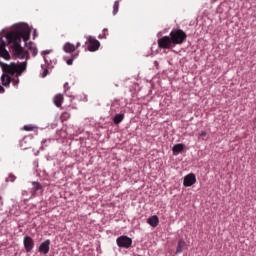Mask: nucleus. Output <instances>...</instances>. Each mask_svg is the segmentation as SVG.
<instances>
[{"label": "nucleus", "instance_id": "nucleus-1", "mask_svg": "<svg viewBox=\"0 0 256 256\" xmlns=\"http://www.w3.org/2000/svg\"><path fill=\"white\" fill-rule=\"evenodd\" d=\"M5 37L9 43H12V51L17 59H26V61L30 59L29 52L21 46L22 39L24 43H27L31 39V28H29V25L23 23L17 24L12 32L5 34Z\"/></svg>", "mask_w": 256, "mask_h": 256}, {"label": "nucleus", "instance_id": "nucleus-2", "mask_svg": "<svg viewBox=\"0 0 256 256\" xmlns=\"http://www.w3.org/2000/svg\"><path fill=\"white\" fill-rule=\"evenodd\" d=\"M187 39V34L181 29H175L170 32L169 36L158 39V47L160 49H171L173 45H181Z\"/></svg>", "mask_w": 256, "mask_h": 256}, {"label": "nucleus", "instance_id": "nucleus-3", "mask_svg": "<svg viewBox=\"0 0 256 256\" xmlns=\"http://www.w3.org/2000/svg\"><path fill=\"white\" fill-rule=\"evenodd\" d=\"M116 244L120 249H129L133 245V239L127 235H122L116 239Z\"/></svg>", "mask_w": 256, "mask_h": 256}, {"label": "nucleus", "instance_id": "nucleus-4", "mask_svg": "<svg viewBox=\"0 0 256 256\" xmlns=\"http://www.w3.org/2000/svg\"><path fill=\"white\" fill-rule=\"evenodd\" d=\"M86 39H87L86 44L89 43L88 51L93 53L99 50V47H101V43L99 42V40L95 39V37L93 36H88L86 37Z\"/></svg>", "mask_w": 256, "mask_h": 256}, {"label": "nucleus", "instance_id": "nucleus-5", "mask_svg": "<svg viewBox=\"0 0 256 256\" xmlns=\"http://www.w3.org/2000/svg\"><path fill=\"white\" fill-rule=\"evenodd\" d=\"M23 245L26 253H31L33 249L35 248V240L31 238V236H24L23 238Z\"/></svg>", "mask_w": 256, "mask_h": 256}, {"label": "nucleus", "instance_id": "nucleus-6", "mask_svg": "<svg viewBox=\"0 0 256 256\" xmlns=\"http://www.w3.org/2000/svg\"><path fill=\"white\" fill-rule=\"evenodd\" d=\"M197 183V176L194 173L187 174L184 177L183 185L184 187H193Z\"/></svg>", "mask_w": 256, "mask_h": 256}, {"label": "nucleus", "instance_id": "nucleus-7", "mask_svg": "<svg viewBox=\"0 0 256 256\" xmlns=\"http://www.w3.org/2000/svg\"><path fill=\"white\" fill-rule=\"evenodd\" d=\"M50 249H51V240L47 239L39 245L38 252H40L41 255H47Z\"/></svg>", "mask_w": 256, "mask_h": 256}, {"label": "nucleus", "instance_id": "nucleus-8", "mask_svg": "<svg viewBox=\"0 0 256 256\" xmlns=\"http://www.w3.org/2000/svg\"><path fill=\"white\" fill-rule=\"evenodd\" d=\"M12 65L14 66V69L16 70V79L19 77H21V75H23V71H25L27 69V61L22 62V63H12Z\"/></svg>", "mask_w": 256, "mask_h": 256}, {"label": "nucleus", "instance_id": "nucleus-9", "mask_svg": "<svg viewBox=\"0 0 256 256\" xmlns=\"http://www.w3.org/2000/svg\"><path fill=\"white\" fill-rule=\"evenodd\" d=\"M32 190L30 191V193L32 194V197H36L37 195V191H41L43 189V185H41V183L37 182V181H33L32 182Z\"/></svg>", "mask_w": 256, "mask_h": 256}, {"label": "nucleus", "instance_id": "nucleus-10", "mask_svg": "<svg viewBox=\"0 0 256 256\" xmlns=\"http://www.w3.org/2000/svg\"><path fill=\"white\" fill-rule=\"evenodd\" d=\"M185 249H187V243L184 239H180L176 247V255H179V253H183Z\"/></svg>", "mask_w": 256, "mask_h": 256}, {"label": "nucleus", "instance_id": "nucleus-11", "mask_svg": "<svg viewBox=\"0 0 256 256\" xmlns=\"http://www.w3.org/2000/svg\"><path fill=\"white\" fill-rule=\"evenodd\" d=\"M35 198V196H33V194L27 190H22L21 192V199L23 201V203H27L28 201H31V199Z\"/></svg>", "mask_w": 256, "mask_h": 256}, {"label": "nucleus", "instance_id": "nucleus-12", "mask_svg": "<svg viewBox=\"0 0 256 256\" xmlns=\"http://www.w3.org/2000/svg\"><path fill=\"white\" fill-rule=\"evenodd\" d=\"M25 47H27V49H29V51H32L33 57H37L39 50L37 49V46L35 45V43H33V42L27 43V41H26Z\"/></svg>", "mask_w": 256, "mask_h": 256}, {"label": "nucleus", "instance_id": "nucleus-13", "mask_svg": "<svg viewBox=\"0 0 256 256\" xmlns=\"http://www.w3.org/2000/svg\"><path fill=\"white\" fill-rule=\"evenodd\" d=\"M185 149V145L184 144H175L173 147H172V153L174 156H177L179 155L180 153H183Z\"/></svg>", "mask_w": 256, "mask_h": 256}, {"label": "nucleus", "instance_id": "nucleus-14", "mask_svg": "<svg viewBox=\"0 0 256 256\" xmlns=\"http://www.w3.org/2000/svg\"><path fill=\"white\" fill-rule=\"evenodd\" d=\"M12 78L9 74L3 73L1 76V82L4 87H9L11 85Z\"/></svg>", "mask_w": 256, "mask_h": 256}, {"label": "nucleus", "instance_id": "nucleus-15", "mask_svg": "<svg viewBox=\"0 0 256 256\" xmlns=\"http://www.w3.org/2000/svg\"><path fill=\"white\" fill-rule=\"evenodd\" d=\"M147 223L150 227H157V225H159V217L157 215H153L147 219Z\"/></svg>", "mask_w": 256, "mask_h": 256}, {"label": "nucleus", "instance_id": "nucleus-16", "mask_svg": "<svg viewBox=\"0 0 256 256\" xmlns=\"http://www.w3.org/2000/svg\"><path fill=\"white\" fill-rule=\"evenodd\" d=\"M75 49V44H72L70 42H66L63 46V51L65 53H74Z\"/></svg>", "mask_w": 256, "mask_h": 256}, {"label": "nucleus", "instance_id": "nucleus-17", "mask_svg": "<svg viewBox=\"0 0 256 256\" xmlns=\"http://www.w3.org/2000/svg\"><path fill=\"white\" fill-rule=\"evenodd\" d=\"M53 101H54V105H56V107H61V105H63V95H61V94L55 95L53 98Z\"/></svg>", "mask_w": 256, "mask_h": 256}, {"label": "nucleus", "instance_id": "nucleus-18", "mask_svg": "<svg viewBox=\"0 0 256 256\" xmlns=\"http://www.w3.org/2000/svg\"><path fill=\"white\" fill-rule=\"evenodd\" d=\"M123 119H125V114H123V113L116 114L113 117L114 125H119V123H122Z\"/></svg>", "mask_w": 256, "mask_h": 256}, {"label": "nucleus", "instance_id": "nucleus-19", "mask_svg": "<svg viewBox=\"0 0 256 256\" xmlns=\"http://www.w3.org/2000/svg\"><path fill=\"white\" fill-rule=\"evenodd\" d=\"M51 139H44L41 142V147H40V151H44L45 147H49V145H51Z\"/></svg>", "mask_w": 256, "mask_h": 256}, {"label": "nucleus", "instance_id": "nucleus-20", "mask_svg": "<svg viewBox=\"0 0 256 256\" xmlns=\"http://www.w3.org/2000/svg\"><path fill=\"white\" fill-rule=\"evenodd\" d=\"M77 55H73L71 58H67L66 56L63 57L64 61H66L67 65H73V61L77 59Z\"/></svg>", "mask_w": 256, "mask_h": 256}, {"label": "nucleus", "instance_id": "nucleus-21", "mask_svg": "<svg viewBox=\"0 0 256 256\" xmlns=\"http://www.w3.org/2000/svg\"><path fill=\"white\" fill-rule=\"evenodd\" d=\"M17 179V176L13 173H10L8 177L6 178V183H14V181Z\"/></svg>", "mask_w": 256, "mask_h": 256}, {"label": "nucleus", "instance_id": "nucleus-22", "mask_svg": "<svg viewBox=\"0 0 256 256\" xmlns=\"http://www.w3.org/2000/svg\"><path fill=\"white\" fill-rule=\"evenodd\" d=\"M113 15H117L119 13V0H116L113 5Z\"/></svg>", "mask_w": 256, "mask_h": 256}, {"label": "nucleus", "instance_id": "nucleus-23", "mask_svg": "<svg viewBox=\"0 0 256 256\" xmlns=\"http://www.w3.org/2000/svg\"><path fill=\"white\" fill-rule=\"evenodd\" d=\"M108 31L109 30L107 28H104L103 35H99V39H107V35H109Z\"/></svg>", "mask_w": 256, "mask_h": 256}, {"label": "nucleus", "instance_id": "nucleus-24", "mask_svg": "<svg viewBox=\"0 0 256 256\" xmlns=\"http://www.w3.org/2000/svg\"><path fill=\"white\" fill-rule=\"evenodd\" d=\"M24 131H33L34 127L33 125H25L23 127Z\"/></svg>", "mask_w": 256, "mask_h": 256}, {"label": "nucleus", "instance_id": "nucleus-25", "mask_svg": "<svg viewBox=\"0 0 256 256\" xmlns=\"http://www.w3.org/2000/svg\"><path fill=\"white\" fill-rule=\"evenodd\" d=\"M47 75H49V69L45 68L44 71L42 72V78L45 79Z\"/></svg>", "mask_w": 256, "mask_h": 256}, {"label": "nucleus", "instance_id": "nucleus-26", "mask_svg": "<svg viewBox=\"0 0 256 256\" xmlns=\"http://www.w3.org/2000/svg\"><path fill=\"white\" fill-rule=\"evenodd\" d=\"M12 83H13L14 87H19V79L18 78L12 79Z\"/></svg>", "mask_w": 256, "mask_h": 256}, {"label": "nucleus", "instance_id": "nucleus-27", "mask_svg": "<svg viewBox=\"0 0 256 256\" xmlns=\"http://www.w3.org/2000/svg\"><path fill=\"white\" fill-rule=\"evenodd\" d=\"M53 50H44L41 52V55H49V53H52Z\"/></svg>", "mask_w": 256, "mask_h": 256}, {"label": "nucleus", "instance_id": "nucleus-28", "mask_svg": "<svg viewBox=\"0 0 256 256\" xmlns=\"http://www.w3.org/2000/svg\"><path fill=\"white\" fill-rule=\"evenodd\" d=\"M199 137H207V132L205 130L201 131V133L199 134Z\"/></svg>", "mask_w": 256, "mask_h": 256}, {"label": "nucleus", "instance_id": "nucleus-29", "mask_svg": "<svg viewBox=\"0 0 256 256\" xmlns=\"http://www.w3.org/2000/svg\"><path fill=\"white\" fill-rule=\"evenodd\" d=\"M11 215L19 216V212H13V209L10 210Z\"/></svg>", "mask_w": 256, "mask_h": 256}, {"label": "nucleus", "instance_id": "nucleus-30", "mask_svg": "<svg viewBox=\"0 0 256 256\" xmlns=\"http://www.w3.org/2000/svg\"><path fill=\"white\" fill-rule=\"evenodd\" d=\"M2 207H3V198L0 197V211H1Z\"/></svg>", "mask_w": 256, "mask_h": 256}, {"label": "nucleus", "instance_id": "nucleus-31", "mask_svg": "<svg viewBox=\"0 0 256 256\" xmlns=\"http://www.w3.org/2000/svg\"><path fill=\"white\" fill-rule=\"evenodd\" d=\"M67 87H69V83H68V82H66V83L64 84V89H65V91H67V89H69V88H67Z\"/></svg>", "mask_w": 256, "mask_h": 256}, {"label": "nucleus", "instance_id": "nucleus-32", "mask_svg": "<svg viewBox=\"0 0 256 256\" xmlns=\"http://www.w3.org/2000/svg\"><path fill=\"white\" fill-rule=\"evenodd\" d=\"M0 93H5V88L0 85Z\"/></svg>", "mask_w": 256, "mask_h": 256}, {"label": "nucleus", "instance_id": "nucleus-33", "mask_svg": "<svg viewBox=\"0 0 256 256\" xmlns=\"http://www.w3.org/2000/svg\"><path fill=\"white\" fill-rule=\"evenodd\" d=\"M23 143H27V138H24L22 141H21V147H23Z\"/></svg>", "mask_w": 256, "mask_h": 256}, {"label": "nucleus", "instance_id": "nucleus-34", "mask_svg": "<svg viewBox=\"0 0 256 256\" xmlns=\"http://www.w3.org/2000/svg\"><path fill=\"white\" fill-rule=\"evenodd\" d=\"M79 47H81V42H77V43H76L75 49H79Z\"/></svg>", "mask_w": 256, "mask_h": 256}, {"label": "nucleus", "instance_id": "nucleus-35", "mask_svg": "<svg viewBox=\"0 0 256 256\" xmlns=\"http://www.w3.org/2000/svg\"><path fill=\"white\" fill-rule=\"evenodd\" d=\"M0 45H5V40L3 38H0Z\"/></svg>", "mask_w": 256, "mask_h": 256}, {"label": "nucleus", "instance_id": "nucleus-36", "mask_svg": "<svg viewBox=\"0 0 256 256\" xmlns=\"http://www.w3.org/2000/svg\"><path fill=\"white\" fill-rule=\"evenodd\" d=\"M44 61H45L46 65H49V60L45 56H44Z\"/></svg>", "mask_w": 256, "mask_h": 256}, {"label": "nucleus", "instance_id": "nucleus-37", "mask_svg": "<svg viewBox=\"0 0 256 256\" xmlns=\"http://www.w3.org/2000/svg\"><path fill=\"white\" fill-rule=\"evenodd\" d=\"M33 37H34V39H35V37H37V30H34Z\"/></svg>", "mask_w": 256, "mask_h": 256}, {"label": "nucleus", "instance_id": "nucleus-38", "mask_svg": "<svg viewBox=\"0 0 256 256\" xmlns=\"http://www.w3.org/2000/svg\"><path fill=\"white\" fill-rule=\"evenodd\" d=\"M154 65H155L156 67H159V62H158V61H154Z\"/></svg>", "mask_w": 256, "mask_h": 256}, {"label": "nucleus", "instance_id": "nucleus-39", "mask_svg": "<svg viewBox=\"0 0 256 256\" xmlns=\"http://www.w3.org/2000/svg\"><path fill=\"white\" fill-rule=\"evenodd\" d=\"M34 155L37 157V155H39V150H37Z\"/></svg>", "mask_w": 256, "mask_h": 256}, {"label": "nucleus", "instance_id": "nucleus-40", "mask_svg": "<svg viewBox=\"0 0 256 256\" xmlns=\"http://www.w3.org/2000/svg\"><path fill=\"white\" fill-rule=\"evenodd\" d=\"M42 69H45V65H41Z\"/></svg>", "mask_w": 256, "mask_h": 256}, {"label": "nucleus", "instance_id": "nucleus-41", "mask_svg": "<svg viewBox=\"0 0 256 256\" xmlns=\"http://www.w3.org/2000/svg\"><path fill=\"white\" fill-rule=\"evenodd\" d=\"M23 149L25 150V149H28V147H23Z\"/></svg>", "mask_w": 256, "mask_h": 256}, {"label": "nucleus", "instance_id": "nucleus-42", "mask_svg": "<svg viewBox=\"0 0 256 256\" xmlns=\"http://www.w3.org/2000/svg\"><path fill=\"white\" fill-rule=\"evenodd\" d=\"M134 256H141V255H139V254H135Z\"/></svg>", "mask_w": 256, "mask_h": 256}]
</instances>
